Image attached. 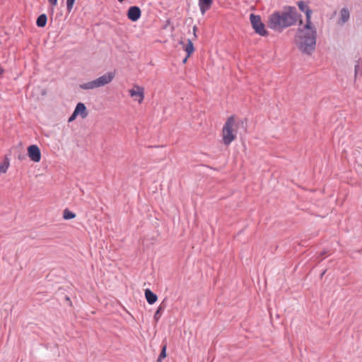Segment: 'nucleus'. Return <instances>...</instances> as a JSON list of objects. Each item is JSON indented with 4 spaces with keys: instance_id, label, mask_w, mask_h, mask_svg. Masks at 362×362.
I'll return each mask as SVG.
<instances>
[{
    "instance_id": "10",
    "label": "nucleus",
    "mask_w": 362,
    "mask_h": 362,
    "mask_svg": "<svg viewBox=\"0 0 362 362\" xmlns=\"http://www.w3.org/2000/svg\"><path fill=\"white\" fill-rule=\"evenodd\" d=\"M350 17V12L347 8H343L339 11V18L338 24L344 25L346 23Z\"/></svg>"
},
{
    "instance_id": "18",
    "label": "nucleus",
    "mask_w": 362,
    "mask_h": 362,
    "mask_svg": "<svg viewBox=\"0 0 362 362\" xmlns=\"http://www.w3.org/2000/svg\"><path fill=\"white\" fill-rule=\"evenodd\" d=\"M166 348H167L166 344H164L162 346V349H161L160 355L157 359V362H162V359L166 357Z\"/></svg>"
},
{
    "instance_id": "11",
    "label": "nucleus",
    "mask_w": 362,
    "mask_h": 362,
    "mask_svg": "<svg viewBox=\"0 0 362 362\" xmlns=\"http://www.w3.org/2000/svg\"><path fill=\"white\" fill-rule=\"evenodd\" d=\"M74 112L78 115H80L82 119H85L88 115L86 107L82 103H78L76 105Z\"/></svg>"
},
{
    "instance_id": "14",
    "label": "nucleus",
    "mask_w": 362,
    "mask_h": 362,
    "mask_svg": "<svg viewBox=\"0 0 362 362\" xmlns=\"http://www.w3.org/2000/svg\"><path fill=\"white\" fill-rule=\"evenodd\" d=\"M47 21V15L43 13L38 16L36 21V25L39 28H43L46 25Z\"/></svg>"
},
{
    "instance_id": "22",
    "label": "nucleus",
    "mask_w": 362,
    "mask_h": 362,
    "mask_svg": "<svg viewBox=\"0 0 362 362\" xmlns=\"http://www.w3.org/2000/svg\"><path fill=\"white\" fill-rule=\"evenodd\" d=\"M48 1L52 6H55L57 4V0H48Z\"/></svg>"
},
{
    "instance_id": "5",
    "label": "nucleus",
    "mask_w": 362,
    "mask_h": 362,
    "mask_svg": "<svg viewBox=\"0 0 362 362\" xmlns=\"http://www.w3.org/2000/svg\"><path fill=\"white\" fill-rule=\"evenodd\" d=\"M250 20L252 27L256 33L261 36H267L268 35V32L265 29L264 24L262 22L259 16L251 13L250 15Z\"/></svg>"
},
{
    "instance_id": "12",
    "label": "nucleus",
    "mask_w": 362,
    "mask_h": 362,
    "mask_svg": "<svg viewBox=\"0 0 362 362\" xmlns=\"http://www.w3.org/2000/svg\"><path fill=\"white\" fill-rule=\"evenodd\" d=\"M145 297L150 305L155 303L158 300L157 296L148 288L145 290Z\"/></svg>"
},
{
    "instance_id": "23",
    "label": "nucleus",
    "mask_w": 362,
    "mask_h": 362,
    "mask_svg": "<svg viewBox=\"0 0 362 362\" xmlns=\"http://www.w3.org/2000/svg\"><path fill=\"white\" fill-rule=\"evenodd\" d=\"M197 27L196 25H194L193 27V32H194V35L195 37H196V31H197Z\"/></svg>"
},
{
    "instance_id": "25",
    "label": "nucleus",
    "mask_w": 362,
    "mask_h": 362,
    "mask_svg": "<svg viewBox=\"0 0 362 362\" xmlns=\"http://www.w3.org/2000/svg\"><path fill=\"white\" fill-rule=\"evenodd\" d=\"M187 59H188V57H186L183 59V61H182V62H183V63H184V64H185V63H186V62H187Z\"/></svg>"
},
{
    "instance_id": "21",
    "label": "nucleus",
    "mask_w": 362,
    "mask_h": 362,
    "mask_svg": "<svg viewBox=\"0 0 362 362\" xmlns=\"http://www.w3.org/2000/svg\"><path fill=\"white\" fill-rule=\"evenodd\" d=\"M77 116H78V115H77V114H76V112L74 111V112L72 113V115H71L70 116V117L69 118L68 122H73V121L76 119V117Z\"/></svg>"
},
{
    "instance_id": "3",
    "label": "nucleus",
    "mask_w": 362,
    "mask_h": 362,
    "mask_svg": "<svg viewBox=\"0 0 362 362\" xmlns=\"http://www.w3.org/2000/svg\"><path fill=\"white\" fill-rule=\"evenodd\" d=\"M235 121L233 116L229 117L222 129V140L226 146L230 145L235 139L237 132L234 127Z\"/></svg>"
},
{
    "instance_id": "6",
    "label": "nucleus",
    "mask_w": 362,
    "mask_h": 362,
    "mask_svg": "<svg viewBox=\"0 0 362 362\" xmlns=\"http://www.w3.org/2000/svg\"><path fill=\"white\" fill-rule=\"evenodd\" d=\"M129 95L137 101L139 104H141L144 99V88L138 85H134L133 88L129 90Z\"/></svg>"
},
{
    "instance_id": "7",
    "label": "nucleus",
    "mask_w": 362,
    "mask_h": 362,
    "mask_svg": "<svg viewBox=\"0 0 362 362\" xmlns=\"http://www.w3.org/2000/svg\"><path fill=\"white\" fill-rule=\"evenodd\" d=\"M28 155L31 160L36 163L41 159L40 150L36 145H31L28 148Z\"/></svg>"
},
{
    "instance_id": "24",
    "label": "nucleus",
    "mask_w": 362,
    "mask_h": 362,
    "mask_svg": "<svg viewBox=\"0 0 362 362\" xmlns=\"http://www.w3.org/2000/svg\"><path fill=\"white\" fill-rule=\"evenodd\" d=\"M3 73H4V69L0 67V76L3 74Z\"/></svg>"
},
{
    "instance_id": "20",
    "label": "nucleus",
    "mask_w": 362,
    "mask_h": 362,
    "mask_svg": "<svg viewBox=\"0 0 362 362\" xmlns=\"http://www.w3.org/2000/svg\"><path fill=\"white\" fill-rule=\"evenodd\" d=\"M75 0H66V9L70 13L73 8Z\"/></svg>"
},
{
    "instance_id": "1",
    "label": "nucleus",
    "mask_w": 362,
    "mask_h": 362,
    "mask_svg": "<svg viewBox=\"0 0 362 362\" xmlns=\"http://www.w3.org/2000/svg\"><path fill=\"white\" fill-rule=\"evenodd\" d=\"M297 5L299 9L305 14L306 23L303 28H298L295 37V42L302 52L310 54L315 50L317 38L316 29L312 26L311 23L313 11L303 1H298Z\"/></svg>"
},
{
    "instance_id": "4",
    "label": "nucleus",
    "mask_w": 362,
    "mask_h": 362,
    "mask_svg": "<svg viewBox=\"0 0 362 362\" xmlns=\"http://www.w3.org/2000/svg\"><path fill=\"white\" fill-rule=\"evenodd\" d=\"M115 72H107L93 81L81 84L80 88L83 90H90L104 86L110 83L115 78Z\"/></svg>"
},
{
    "instance_id": "15",
    "label": "nucleus",
    "mask_w": 362,
    "mask_h": 362,
    "mask_svg": "<svg viewBox=\"0 0 362 362\" xmlns=\"http://www.w3.org/2000/svg\"><path fill=\"white\" fill-rule=\"evenodd\" d=\"M358 75L362 76V60L359 59L355 64V77Z\"/></svg>"
},
{
    "instance_id": "9",
    "label": "nucleus",
    "mask_w": 362,
    "mask_h": 362,
    "mask_svg": "<svg viewBox=\"0 0 362 362\" xmlns=\"http://www.w3.org/2000/svg\"><path fill=\"white\" fill-rule=\"evenodd\" d=\"M199 7L202 15L209 11L213 4V0H198Z\"/></svg>"
},
{
    "instance_id": "16",
    "label": "nucleus",
    "mask_w": 362,
    "mask_h": 362,
    "mask_svg": "<svg viewBox=\"0 0 362 362\" xmlns=\"http://www.w3.org/2000/svg\"><path fill=\"white\" fill-rule=\"evenodd\" d=\"M75 217H76V214H74V212L71 211L68 209H66L64 210L63 218L65 220L72 219V218H74Z\"/></svg>"
},
{
    "instance_id": "17",
    "label": "nucleus",
    "mask_w": 362,
    "mask_h": 362,
    "mask_svg": "<svg viewBox=\"0 0 362 362\" xmlns=\"http://www.w3.org/2000/svg\"><path fill=\"white\" fill-rule=\"evenodd\" d=\"M9 160L8 158H5L4 161L0 163V174L6 173L9 167Z\"/></svg>"
},
{
    "instance_id": "2",
    "label": "nucleus",
    "mask_w": 362,
    "mask_h": 362,
    "mask_svg": "<svg viewBox=\"0 0 362 362\" xmlns=\"http://www.w3.org/2000/svg\"><path fill=\"white\" fill-rule=\"evenodd\" d=\"M298 21L301 24V15L296 8L286 6L282 11H275L269 16L268 26L275 31L282 32L285 28L296 25Z\"/></svg>"
},
{
    "instance_id": "8",
    "label": "nucleus",
    "mask_w": 362,
    "mask_h": 362,
    "mask_svg": "<svg viewBox=\"0 0 362 362\" xmlns=\"http://www.w3.org/2000/svg\"><path fill=\"white\" fill-rule=\"evenodd\" d=\"M141 11L139 7L136 6H131L127 11V17L133 22L136 21L141 17Z\"/></svg>"
},
{
    "instance_id": "19",
    "label": "nucleus",
    "mask_w": 362,
    "mask_h": 362,
    "mask_svg": "<svg viewBox=\"0 0 362 362\" xmlns=\"http://www.w3.org/2000/svg\"><path fill=\"white\" fill-rule=\"evenodd\" d=\"M163 308L161 306H159L156 313H154L153 319L156 322H158L161 317V312Z\"/></svg>"
},
{
    "instance_id": "13",
    "label": "nucleus",
    "mask_w": 362,
    "mask_h": 362,
    "mask_svg": "<svg viewBox=\"0 0 362 362\" xmlns=\"http://www.w3.org/2000/svg\"><path fill=\"white\" fill-rule=\"evenodd\" d=\"M184 50L187 52V57L194 52V48L191 40H187V43L183 46Z\"/></svg>"
}]
</instances>
